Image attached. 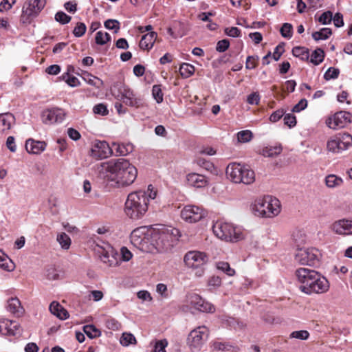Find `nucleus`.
<instances>
[{"mask_svg":"<svg viewBox=\"0 0 352 352\" xmlns=\"http://www.w3.org/2000/svg\"><path fill=\"white\" fill-rule=\"evenodd\" d=\"M157 191L152 185L146 190H137L129 193L124 204V213L131 219H142L148 210L150 201L156 198Z\"/></svg>","mask_w":352,"mask_h":352,"instance_id":"nucleus-1","label":"nucleus"},{"mask_svg":"<svg viewBox=\"0 0 352 352\" xmlns=\"http://www.w3.org/2000/svg\"><path fill=\"white\" fill-rule=\"evenodd\" d=\"M106 177L116 182L118 186H127L132 184L138 175L136 168L123 158L112 160L105 166Z\"/></svg>","mask_w":352,"mask_h":352,"instance_id":"nucleus-2","label":"nucleus"},{"mask_svg":"<svg viewBox=\"0 0 352 352\" xmlns=\"http://www.w3.org/2000/svg\"><path fill=\"white\" fill-rule=\"evenodd\" d=\"M295 274L300 290L306 294H323L329 288L327 279L314 270L300 267Z\"/></svg>","mask_w":352,"mask_h":352,"instance_id":"nucleus-3","label":"nucleus"},{"mask_svg":"<svg viewBox=\"0 0 352 352\" xmlns=\"http://www.w3.org/2000/svg\"><path fill=\"white\" fill-rule=\"evenodd\" d=\"M179 236L178 229L160 225L157 228L151 230V243L159 252L166 251L174 245L178 241Z\"/></svg>","mask_w":352,"mask_h":352,"instance_id":"nucleus-4","label":"nucleus"},{"mask_svg":"<svg viewBox=\"0 0 352 352\" xmlns=\"http://www.w3.org/2000/svg\"><path fill=\"white\" fill-rule=\"evenodd\" d=\"M252 210L255 215L261 217L272 218L280 212V204L278 199L267 195L257 198L253 205Z\"/></svg>","mask_w":352,"mask_h":352,"instance_id":"nucleus-5","label":"nucleus"},{"mask_svg":"<svg viewBox=\"0 0 352 352\" xmlns=\"http://www.w3.org/2000/svg\"><path fill=\"white\" fill-rule=\"evenodd\" d=\"M214 234L220 239L227 242H238L244 238L242 229L231 223L216 221L212 226Z\"/></svg>","mask_w":352,"mask_h":352,"instance_id":"nucleus-6","label":"nucleus"},{"mask_svg":"<svg viewBox=\"0 0 352 352\" xmlns=\"http://www.w3.org/2000/svg\"><path fill=\"white\" fill-rule=\"evenodd\" d=\"M113 96L122 101L124 104L136 109L143 107L145 104L144 100L140 96L125 85L113 86L111 89Z\"/></svg>","mask_w":352,"mask_h":352,"instance_id":"nucleus-7","label":"nucleus"},{"mask_svg":"<svg viewBox=\"0 0 352 352\" xmlns=\"http://www.w3.org/2000/svg\"><path fill=\"white\" fill-rule=\"evenodd\" d=\"M352 146V135L349 133H338L331 137L327 142V149L332 153H340Z\"/></svg>","mask_w":352,"mask_h":352,"instance_id":"nucleus-8","label":"nucleus"},{"mask_svg":"<svg viewBox=\"0 0 352 352\" xmlns=\"http://www.w3.org/2000/svg\"><path fill=\"white\" fill-rule=\"evenodd\" d=\"M46 4V0H27L22 8L21 21L29 24L36 18Z\"/></svg>","mask_w":352,"mask_h":352,"instance_id":"nucleus-9","label":"nucleus"},{"mask_svg":"<svg viewBox=\"0 0 352 352\" xmlns=\"http://www.w3.org/2000/svg\"><path fill=\"white\" fill-rule=\"evenodd\" d=\"M321 254L314 248L298 249L295 254V260L301 265H316L319 263Z\"/></svg>","mask_w":352,"mask_h":352,"instance_id":"nucleus-10","label":"nucleus"},{"mask_svg":"<svg viewBox=\"0 0 352 352\" xmlns=\"http://www.w3.org/2000/svg\"><path fill=\"white\" fill-rule=\"evenodd\" d=\"M209 330L206 326H200L189 333L187 342L191 350H199L207 340Z\"/></svg>","mask_w":352,"mask_h":352,"instance_id":"nucleus-11","label":"nucleus"},{"mask_svg":"<svg viewBox=\"0 0 352 352\" xmlns=\"http://www.w3.org/2000/svg\"><path fill=\"white\" fill-rule=\"evenodd\" d=\"M186 306L189 309H195L201 312L214 313L215 307L210 302L204 300L196 294H191L186 296Z\"/></svg>","mask_w":352,"mask_h":352,"instance_id":"nucleus-12","label":"nucleus"},{"mask_svg":"<svg viewBox=\"0 0 352 352\" xmlns=\"http://www.w3.org/2000/svg\"><path fill=\"white\" fill-rule=\"evenodd\" d=\"M205 216L204 210L197 206H186L181 211V217L188 223H196L202 219Z\"/></svg>","mask_w":352,"mask_h":352,"instance_id":"nucleus-13","label":"nucleus"},{"mask_svg":"<svg viewBox=\"0 0 352 352\" xmlns=\"http://www.w3.org/2000/svg\"><path fill=\"white\" fill-rule=\"evenodd\" d=\"M151 230L146 227H140L132 231L130 239L131 243L140 250H144L148 243Z\"/></svg>","mask_w":352,"mask_h":352,"instance_id":"nucleus-14","label":"nucleus"},{"mask_svg":"<svg viewBox=\"0 0 352 352\" xmlns=\"http://www.w3.org/2000/svg\"><path fill=\"white\" fill-rule=\"evenodd\" d=\"M352 116L347 111H340L335 113L332 117L329 118L327 125L333 129L344 128L351 121Z\"/></svg>","mask_w":352,"mask_h":352,"instance_id":"nucleus-15","label":"nucleus"},{"mask_svg":"<svg viewBox=\"0 0 352 352\" xmlns=\"http://www.w3.org/2000/svg\"><path fill=\"white\" fill-rule=\"evenodd\" d=\"M184 261L188 267L198 268L205 265L208 262V258L204 252L190 251L186 254Z\"/></svg>","mask_w":352,"mask_h":352,"instance_id":"nucleus-16","label":"nucleus"},{"mask_svg":"<svg viewBox=\"0 0 352 352\" xmlns=\"http://www.w3.org/2000/svg\"><path fill=\"white\" fill-rule=\"evenodd\" d=\"M65 113L62 109L52 108L43 111L41 117L43 123L52 124L60 123L65 118Z\"/></svg>","mask_w":352,"mask_h":352,"instance_id":"nucleus-17","label":"nucleus"},{"mask_svg":"<svg viewBox=\"0 0 352 352\" xmlns=\"http://www.w3.org/2000/svg\"><path fill=\"white\" fill-rule=\"evenodd\" d=\"M100 258L102 263L109 267L116 266L119 264L117 258L118 254L114 252L113 248L108 245L107 248L100 247L97 250Z\"/></svg>","mask_w":352,"mask_h":352,"instance_id":"nucleus-18","label":"nucleus"},{"mask_svg":"<svg viewBox=\"0 0 352 352\" xmlns=\"http://www.w3.org/2000/svg\"><path fill=\"white\" fill-rule=\"evenodd\" d=\"M111 146L105 141H96L91 149V155L97 160L108 157L111 155Z\"/></svg>","mask_w":352,"mask_h":352,"instance_id":"nucleus-19","label":"nucleus"},{"mask_svg":"<svg viewBox=\"0 0 352 352\" xmlns=\"http://www.w3.org/2000/svg\"><path fill=\"white\" fill-rule=\"evenodd\" d=\"M332 230L340 235L352 234V219H340L335 221L331 226Z\"/></svg>","mask_w":352,"mask_h":352,"instance_id":"nucleus-20","label":"nucleus"},{"mask_svg":"<svg viewBox=\"0 0 352 352\" xmlns=\"http://www.w3.org/2000/svg\"><path fill=\"white\" fill-rule=\"evenodd\" d=\"M244 165L239 163H230L226 168L227 177L234 183L239 184V181H242V177H239L240 174L243 172Z\"/></svg>","mask_w":352,"mask_h":352,"instance_id":"nucleus-21","label":"nucleus"},{"mask_svg":"<svg viewBox=\"0 0 352 352\" xmlns=\"http://www.w3.org/2000/svg\"><path fill=\"white\" fill-rule=\"evenodd\" d=\"M188 184L195 188H204L208 184V179L201 174L191 173L186 175Z\"/></svg>","mask_w":352,"mask_h":352,"instance_id":"nucleus-22","label":"nucleus"},{"mask_svg":"<svg viewBox=\"0 0 352 352\" xmlns=\"http://www.w3.org/2000/svg\"><path fill=\"white\" fill-rule=\"evenodd\" d=\"M111 154L116 156H125L131 153L133 150V144H120L118 142H113L111 145Z\"/></svg>","mask_w":352,"mask_h":352,"instance_id":"nucleus-23","label":"nucleus"},{"mask_svg":"<svg viewBox=\"0 0 352 352\" xmlns=\"http://www.w3.org/2000/svg\"><path fill=\"white\" fill-rule=\"evenodd\" d=\"M46 148V143L44 141H36L29 139L25 142V149L29 153L40 154Z\"/></svg>","mask_w":352,"mask_h":352,"instance_id":"nucleus-24","label":"nucleus"},{"mask_svg":"<svg viewBox=\"0 0 352 352\" xmlns=\"http://www.w3.org/2000/svg\"><path fill=\"white\" fill-rule=\"evenodd\" d=\"M157 34L155 32H150L142 36L140 41V47L143 50H150L154 45Z\"/></svg>","mask_w":352,"mask_h":352,"instance_id":"nucleus-25","label":"nucleus"},{"mask_svg":"<svg viewBox=\"0 0 352 352\" xmlns=\"http://www.w3.org/2000/svg\"><path fill=\"white\" fill-rule=\"evenodd\" d=\"M6 309L16 316H22L24 311L21 302L17 298H10L8 300Z\"/></svg>","mask_w":352,"mask_h":352,"instance_id":"nucleus-26","label":"nucleus"},{"mask_svg":"<svg viewBox=\"0 0 352 352\" xmlns=\"http://www.w3.org/2000/svg\"><path fill=\"white\" fill-rule=\"evenodd\" d=\"M14 117L11 113L0 114V133H8L14 123Z\"/></svg>","mask_w":352,"mask_h":352,"instance_id":"nucleus-27","label":"nucleus"},{"mask_svg":"<svg viewBox=\"0 0 352 352\" xmlns=\"http://www.w3.org/2000/svg\"><path fill=\"white\" fill-rule=\"evenodd\" d=\"M50 312L60 320H66L69 318L68 311L58 302L53 301L50 305Z\"/></svg>","mask_w":352,"mask_h":352,"instance_id":"nucleus-28","label":"nucleus"},{"mask_svg":"<svg viewBox=\"0 0 352 352\" xmlns=\"http://www.w3.org/2000/svg\"><path fill=\"white\" fill-rule=\"evenodd\" d=\"M242 177V181H239V184L243 183L244 184H251L255 180L254 172L250 169L248 166L244 165L243 172L240 174L239 177Z\"/></svg>","mask_w":352,"mask_h":352,"instance_id":"nucleus-29","label":"nucleus"},{"mask_svg":"<svg viewBox=\"0 0 352 352\" xmlns=\"http://www.w3.org/2000/svg\"><path fill=\"white\" fill-rule=\"evenodd\" d=\"M324 182L329 188H335L342 185L343 179L340 177L331 174L325 177Z\"/></svg>","mask_w":352,"mask_h":352,"instance_id":"nucleus-30","label":"nucleus"},{"mask_svg":"<svg viewBox=\"0 0 352 352\" xmlns=\"http://www.w3.org/2000/svg\"><path fill=\"white\" fill-rule=\"evenodd\" d=\"M82 78L87 84L96 88L99 89L103 85L102 80L88 72H85L82 74Z\"/></svg>","mask_w":352,"mask_h":352,"instance_id":"nucleus-31","label":"nucleus"},{"mask_svg":"<svg viewBox=\"0 0 352 352\" xmlns=\"http://www.w3.org/2000/svg\"><path fill=\"white\" fill-rule=\"evenodd\" d=\"M332 34V31L330 28H324L320 29L319 31H316L312 33V38L316 41H318L320 40H326L329 38Z\"/></svg>","mask_w":352,"mask_h":352,"instance_id":"nucleus-32","label":"nucleus"},{"mask_svg":"<svg viewBox=\"0 0 352 352\" xmlns=\"http://www.w3.org/2000/svg\"><path fill=\"white\" fill-rule=\"evenodd\" d=\"M6 329H5L6 336H16L20 333V327L16 321L7 319Z\"/></svg>","mask_w":352,"mask_h":352,"instance_id":"nucleus-33","label":"nucleus"},{"mask_svg":"<svg viewBox=\"0 0 352 352\" xmlns=\"http://www.w3.org/2000/svg\"><path fill=\"white\" fill-rule=\"evenodd\" d=\"M195 72V67L189 63H184L179 67V74L182 78H187Z\"/></svg>","mask_w":352,"mask_h":352,"instance_id":"nucleus-34","label":"nucleus"},{"mask_svg":"<svg viewBox=\"0 0 352 352\" xmlns=\"http://www.w3.org/2000/svg\"><path fill=\"white\" fill-rule=\"evenodd\" d=\"M324 58V51L320 48H317L312 52L311 55L310 62L314 64L315 65H318L323 61Z\"/></svg>","mask_w":352,"mask_h":352,"instance_id":"nucleus-35","label":"nucleus"},{"mask_svg":"<svg viewBox=\"0 0 352 352\" xmlns=\"http://www.w3.org/2000/svg\"><path fill=\"white\" fill-rule=\"evenodd\" d=\"M136 342V338L133 334L127 332L123 333L120 339V344L124 346H127L130 344H135Z\"/></svg>","mask_w":352,"mask_h":352,"instance_id":"nucleus-36","label":"nucleus"},{"mask_svg":"<svg viewBox=\"0 0 352 352\" xmlns=\"http://www.w3.org/2000/svg\"><path fill=\"white\" fill-rule=\"evenodd\" d=\"M0 267L4 270L11 272L14 269L12 261L4 254L0 256Z\"/></svg>","mask_w":352,"mask_h":352,"instance_id":"nucleus-37","label":"nucleus"},{"mask_svg":"<svg viewBox=\"0 0 352 352\" xmlns=\"http://www.w3.org/2000/svg\"><path fill=\"white\" fill-rule=\"evenodd\" d=\"M292 54L296 57H299L302 60H307L309 58V50L304 47H294L292 49Z\"/></svg>","mask_w":352,"mask_h":352,"instance_id":"nucleus-38","label":"nucleus"},{"mask_svg":"<svg viewBox=\"0 0 352 352\" xmlns=\"http://www.w3.org/2000/svg\"><path fill=\"white\" fill-rule=\"evenodd\" d=\"M57 241L60 245L61 248L65 250L69 249L71 245V239L69 236L65 232H62L57 236Z\"/></svg>","mask_w":352,"mask_h":352,"instance_id":"nucleus-39","label":"nucleus"},{"mask_svg":"<svg viewBox=\"0 0 352 352\" xmlns=\"http://www.w3.org/2000/svg\"><path fill=\"white\" fill-rule=\"evenodd\" d=\"M217 268L222 271L227 275L232 276L235 274L234 269L231 268L230 264L227 262L220 261L217 263Z\"/></svg>","mask_w":352,"mask_h":352,"instance_id":"nucleus-40","label":"nucleus"},{"mask_svg":"<svg viewBox=\"0 0 352 352\" xmlns=\"http://www.w3.org/2000/svg\"><path fill=\"white\" fill-rule=\"evenodd\" d=\"M95 39L96 43L98 45H102L107 43L111 39V36L107 32L99 31L96 33Z\"/></svg>","mask_w":352,"mask_h":352,"instance_id":"nucleus-41","label":"nucleus"},{"mask_svg":"<svg viewBox=\"0 0 352 352\" xmlns=\"http://www.w3.org/2000/svg\"><path fill=\"white\" fill-rule=\"evenodd\" d=\"M292 30L293 27L292 24L285 23L280 30V34L284 38H290L292 36Z\"/></svg>","mask_w":352,"mask_h":352,"instance_id":"nucleus-42","label":"nucleus"},{"mask_svg":"<svg viewBox=\"0 0 352 352\" xmlns=\"http://www.w3.org/2000/svg\"><path fill=\"white\" fill-rule=\"evenodd\" d=\"M63 80H64L70 87H74L80 85L78 79L74 76H70L68 72L65 73L62 76Z\"/></svg>","mask_w":352,"mask_h":352,"instance_id":"nucleus-43","label":"nucleus"},{"mask_svg":"<svg viewBox=\"0 0 352 352\" xmlns=\"http://www.w3.org/2000/svg\"><path fill=\"white\" fill-rule=\"evenodd\" d=\"M168 346V341L166 339L157 340L154 344V349L151 352H166V348Z\"/></svg>","mask_w":352,"mask_h":352,"instance_id":"nucleus-44","label":"nucleus"},{"mask_svg":"<svg viewBox=\"0 0 352 352\" xmlns=\"http://www.w3.org/2000/svg\"><path fill=\"white\" fill-rule=\"evenodd\" d=\"M252 133L249 130L241 131L237 133V139L240 142H248L251 140Z\"/></svg>","mask_w":352,"mask_h":352,"instance_id":"nucleus-45","label":"nucleus"},{"mask_svg":"<svg viewBox=\"0 0 352 352\" xmlns=\"http://www.w3.org/2000/svg\"><path fill=\"white\" fill-rule=\"evenodd\" d=\"M340 70L338 68L329 67L327 71L324 73V78L327 80L331 79H336L338 77Z\"/></svg>","mask_w":352,"mask_h":352,"instance_id":"nucleus-46","label":"nucleus"},{"mask_svg":"<svg viewBox=\"0 0 352 352\" xmlns=\"http://www.w3.org/2000/svg\"><path fill=\"white\" fill-rule=\"evenodd\" d=\"M104 25L107 29L114 30L116 33L120 30V22L116 19H108Z\"/></svg>","mask_w":352,"mask_h":352,"instance_id":"nucleus-47","label":"nucleus"},{"mask_svg":"<svg viewBox=\"0 0 352 352\" xmlns=\"http://www.w3.org/2000/svg\"><path fill=\"white\" fill-rule=\"evenodd\" d=\"M309 333L306 330L294 331L290 334V338L301 340H305L309 338Z\"/></svg>","mask_w":352,"mask_h":352,"instance_id":"nucleus-48","label":"nucleus"},{"mask_svg":"<svg viewBox=\"0 0 352 352\" xmlns=\"http://www.w3.org/2000/svg\"><path fill=\"white\" fill-rule=\"evenodd\" d=\"M152 94L157 103L163 101V94L160 85H154L153 87Z\"/></svg>","mask_w":352,"mask_h":352,"instance_id":"nucleus-49","label":"nucleus"},{"mask_svg":"<svg viewBox=\"0 0 352 352\" xmlns=\"http://www.w3.org/2000/svg\"><path fill=\"white\" fill-rule=\"evenodd\" d=\"M71 16L60 11L55 14V20L61 24H67L71 21Z\"/></svg>","mask_w":352,"mask_h":352,"instance_id":"nucleus-50","label":"nucleus"},{"mask_svg":"<svg viewBox=\"0 0 352 352\" xmlns=\"http://www.w3.org/2000/svg\"><path fill=\"white\" fill-rule=\"evenodd\" d=\"M332 21V12L327 11L323 12L318 18V21L322 25L330 24Z\"/></svg>","mask_w":352,"mask_h":352,"instance_id":"nucleus-51","label":"nucleus"},{"mask_svg":"<svg viewBox=\"0 0 352 352\" xmlns=\"http://www.w3.org/2000/svg\"><path fill=\"white\" fill-rule=\"evenodd\" d=\"M84 331L90 338H96L100 335L99 331L93 325L85 326Z\"/></svg>","mask_w":352,"mask_h":352,"instance_id":"nucleus-52","label":"nucleus"},{"mask_svg":"<svg viewBox=\"0 0 352 352\" xmlns=\"http://www.w3.org/2000/svg\"><path fill=\"white\" fill-rule=\"evenodd\" d=\"M86 30L87 27L84 23H78L74 28L73 33L75 36L80 37L85 34Z\"/></svg>","mask_w":352,"mask_h":352,"instance_id":"nucleus-53","label":"nucleus"},{"mask_svg":"<svg viewBox=\"0 0 352 352\" xmlns=\"http://www.w3.org/2000/svg\"><path fill=\"white\" fill-rule=\"evenodd\" d=\"M93 111L96 114H100L102 116H106L109 113L107 106L102 103L95 105L93 108Z\"/></svg>","mask_w":352,"mask_h":352,"instance_id":"nucleus-54","label":"nucleus"},{"mask_svg":"<svg viewBox=\"0 0 352 352\" xmlns=\"http://www.w3.org/2000/svg\"><path fill=\"white\" fill-rule=\"evenodd\" d=\"M106 327L111 330L118 331L121 327V324L114 318L108 319L106 321Z\"/></svg>","mask_w":352,"mask_h":352,"instance_id":"nucleus-55","label":"nucleus"},{"mask_svg":"<svg viewBox=\"0 0 352 352\" xmlns=\"http://www.w3.org/2000/svg\"><path fill=\"white\" fill-rule=\"evenodd\" d=\"M230 46V42L228 39H223L217 43L216 50L219 52H224Z\"/></svg>","mask_w":352,"mask_h":352,"instance_id":"nucleus-56","label":"nucleus"},{"mask_svg":"<svg viewBox=\"0 0 352 352\" xmlns=\"http://www.w3.org/2000/svg\"><path fill=\"white\" fill-rule=\"evenodd\" d=\"M225 34L231 37H239L241 36V30L236 27L226 28L224 30Z\"/></svg>","mask_w":352,"mask_h":352,"instance_id":"nucleus-57","label":"nucleus"},{"mask_svg":"<svg viewBox=\"0 0 352 352\" xmlns=\"http://www.w3.org/2000/svg\"><path fill=\"white\" fill-rule=\"evenodd\" d=\"M258 60V56H248L246 63H245V67L248 69H254L256 67Z\"/></svg>","mask_w":352,"mask_h":352,"instance_id":"nucleus-58","label":"nucleus"},{"mask_svg":"<svg viewBox=\"0 0 352 352\" xmlns=\"http://www.w3.org/2000/svg\"><path fill=\"white\" fill-rule=\"evenodd\" d=\"M156 292L164 298L168 297L167 286L165 284L158 283L156 285Z\"/></svg>","mask_w":352,"mask_h":352,"instance_id":"nucleus-59","label":"nucleus"},{"mask_svg":"<svg viewBox=\"0 0 352 352\" xmlns=\"http://www.w3.org/2000/svg\"><path fill=\"white\" fill-rule=\"evenodd\" d=\"M284 123L289 128L294 126L296 124V117L292 113H287L284 116Z\"/></svg>","mask_w":352,"mask_h":352,"instance_id":"nucleus-60","label":"nucleus"},{"mask_svg":"<svg viewBox=\"0 0 352 352\" xmlns=\"http://www.w3.org/2000/svg\"><path fill=\"white\" fill-rule=\"evenodd\" d=\"M221 285V279L219 276H213L208 280V286L211 288L215 289L220 287Z\"/></svg>","mask_w":352,"mask_h":352,"instance_id":"nucleus-61","label":"nucleus"},{"mask_svg":"<svg viewBox=\"0 0 352 352\" xmlns=\"http://www.w3.org/2000/svg\"><path fill=\"white\" fill-rule=\"evenodd\" d=\"M14 3V0H3L0 3V12L9 10Z\"/></svg>","mask_w":352,"mask_h":352,"instance_id":"nucleus-62","label":"nucleus"},{"mask_svg":"<svg viewBox=\"0 0 352 352\" xmlns=\"http://www.w3.org/2000/svg\"><path fill=\"white\" fill-rule=\"evenodd\" d=\"M232 347L228 343L216 342L213 344V349L217 351H229Z\"/></svg>","mask_w":352,"mask_h":352,"instance_id":"nucleus-63","label":"nucleus"},{"mask_svg":"<svg viewBox=\"0 0 352 352\" xmlns=\"http://www.w3.org/2000/svg\"><path fill=\"white\" fill-rule=\"evenodd\" d=\"M120 254L123 261H129L133 256L132 253L126 247H122L120 249Z\"/></svg>","mask_w":352,"mask_h":352,"instance_id":"nucleus-64","label":"nucleus"}]
</instances>
